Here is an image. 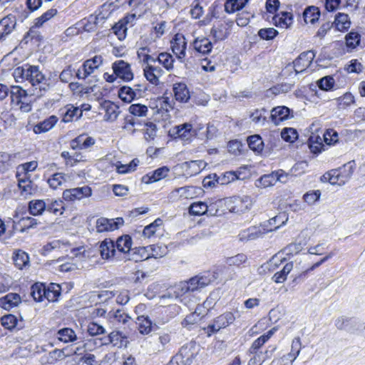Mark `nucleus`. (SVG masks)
Masks as SVG:
<instances>
[{
	"label": "nucleus",
	"mask_w": 365,
	"mask_h": 365,
	"mask_svg": "<svg viewBox=\"0 0 365 365\" xmlns=\"http://www.w3.org/2000/svg\"><path fill=\"white\" fill-rule=\"evenodd\" d=\"M15 78L21 77L28 81L34 88V95L41 96L51 87L50 79L46 78L38 66L26 65L24 67H18L15 69Z\"/></svg>",
	"instance_id": "1"
},
{
	"label": "nucleus",
	"mask_w": 365,
	"mask_h": 365,
	"mask_svg": "<svg viewBox=\"0 0 365 365\" xmlns=\"http://www.w3.org/2000/svg\"><path fill=\"white\" fill-rule=\"evenodd\" d=\"M353 172L352 165L349 163L325 173L322 176V180L329 181L331 185H343L350 179Z\"/></svg>",
	"instance_id": "2"
},
{
	"label": "nucleus",
	"mask_w": 365,
	"mask_h": 365,
	"mask_svg": "<svg viewBox=\"0 0 365 365\" xmlns=\"http://www.w3.org/2000/svg\"><path fill=\"white\" fill-rule=\"evenodd\" d=\"M236 317L231 312H225L214 318L210 323L202 329L207 336L218 333L220 330L232 324Z\"/></svg>",
	"instance_id": "3"
},
{
	"label": "nucleus",
	"mask_w": 365,
	"mask_h": 365,
	"mask_svg": "<svg viewBox=\"0 0 365 365\" xmlns=\"http://www.w3.org/2000/svg\"><path fill=\"white\" fill-rule=\"evenodd\" d=\"M225 208L230 212L242 213L249 210L253 204V200L247 195L234 196L224 199Z\"/></svg>",
	"instance_id": "4"
},
{
	"label": "nucleus",
	"mask_w": 365,
	"mask_h": 365,
	"mask_svg": "<svg viewBox=\"0 0 365 365\" xmlns=\"http://www.w3.org/2000/svg\"><path fill=\"white\" fill-rule=\"evenodd\" d=\"M103 63V58L100 55L85 61L81 67L76 71V77L78 79H86L96 69H98Z\"/></svg>",
	"instance_id": "5"
},
{
	"label": "nucleus",
	"mask_w": 365,
	"mask_h": 365,
	"mask_svg": "<svg viewBox=\"0 0 365 365\" xmlns=\"http://www.w3.org/2000/svg\"><path fill=\"white\" fill-rule=\"evenodd\" d=\"M201 188L195 186H185L173 190L168 195L172 201L182 199H193L201 193Z\"/></svg>",
	"instance_id": "6"
},
{
	"label": "nucleus",
	"mask_w": 365,
	"mask_h": 365,
	"mask_svg": "<svg viewBox=\"0 0 365 365\" xmlns=\"http://www.w3.org/2000/svg\"><path fill=\"white\" fill-rule=\"evenodd\" d=\"M196 354L195 345L192 343H190L182 346L179 352L174 356L173 358L180 365H190Z\"/></svg>",
	"instance_id": "7"
},
{
	"label": "nucleus",
	"mask_w": 365,
	"mask_h": 365,
	"mask_svg": "<svg viewBox=\"0 0 365 365\" xmlns=\"http://www.w3.org/2000/svg\"><path fill=\"white\" fill-rule=\"evenodd\" d=\"M92 190L88 186L67 189L63 192V198L67 202L80 200L84 197H90Z\"/></svg>",
	"instance_id": "8"
},
{
	"label": "nucleus",
	"mask_w": 365,
	"mask_h": 365,
	"mask_svg": "<svg viewBox=\"0 0 365 365\" xmlns=\"http://www.w3.org/2000/svg\"><path fill=\"white\" fill-rule=\"evenodd\" d=\"M112 68L114 74L124 81H130L133 78L130 65L123 60L115 61L112 65Z\"/></svg>",
	"instance_id": "9"
},
{
	"label": "nucleus",
	"mask_w": 365,
	"mask_h": 365,
	"mask_svg": "<svg viewBox=\"0 0 365 365\" xmlns=\"http://www.w3.org/2000/svg\"><path fill=\"white\" fill-rule=\"evenodd\" d=\"M315 57L313 51H307L302 53L294 62V71L297 73H302L309 67Z\"/></svg>",
	"instance_id": "10"
},
{
	"label": "nucleus",
	"mask_w": 365,
	"mask_h": 365,
	"mask_svg": "<svg viewBox=\"0 0 365 365\" xmlns=\"http://www.w3.org/2000/svg\"><path fill=\"white\" fill-rule=\"evenodd\" d=\"M170 43L173 52L175 54L177 58L182 61L186 53L187 41L185 36L181 34H177L175 35Z\"/></svg>",
	"instance_id": "11"
},
{
	"label": "nucleus",
	"mask_w": 365,
	"mask_h": 365,
	"mask_svg": "<svg viewBox=\"0 0 365 365\" xmlns=\"http://www.w3.org/2000/svg\"><path fill=\"white\" fill-rule=\"evenodd\" d=\"M288 220L286 212H282L262 224L265 233L272 232L284 225Z\"/></svg>",
	"instance_id": "12"
},
{
	"label": "nucleus",
	"mask_w": 365,
	"mask_h": 365,
	"mask_svg": "<svg viewBox=\"0 0 365 365\" xmlns=\"http://www.w3.org/2000/svg\"><path fill=\"white\" fill-rule=\"evenodd\" d=\"M188 285L187 282H180L175 284L168 293L160 297V302L163 303V301L167 298H180L191 292Z\"/></svg>",
	"instance_id": "13"
},
{
	"label": "nucleus",
	"mask_w": 365,
	"mask_h": 365,
	"mask_svg": "<svg viewBox=\"0 0 365 365\" xmlns=\"http://www.w3.org/2000/svg\"><path fill=\"white\" fill-rule=\"evenodd\" d=\"M95 143L96 140L93 137L83 133L71 141V147L74 150H86L90 148Z\"/></svg>",
	"instance_id": "14"
},
{
	"label": "nucleus",
	"mask_w": 365,
	"mask_h": 365,
	"mask_svg": "<svg viewBox=\"0 0 365 365\" xmlns=\"http://www.w3.org/2000/svg\"><path fill=\"white\" fill-rule=\"evenodd\" d=\"M264 234L266 233L264 229L262 228V225H260L259 227H250L246 230H244L240 232L238 236L240 241L247 242L256 240L262 237Z\"/></svg>",
	"instance_id": "15"
},
{
	"label": "nucleus",
	"mask_w": 365,
	"mask_h": 365,
	"mask_svg": "<svg viewBox=\"0 0 365 365\" xmlns=\"http://www.w3.org/2000/svg\"><path fill=\"white\" fill-rule=\"evenodd\" d=\"M143 72L145 78L154 85L158 84L159 78L163 74L161 68L153 66L150 63L143 66Z\"/></svg>",
	"instance_id": "16"
},
{
	"label": "nucleus",
	"mask_w": 365,
	"mask_h": 365,
	"mask_svg": "<svg viewBox=\"0 0 365 365\" xmlns=\"http://www.w3.org/2000/svg\"><path fill=\"white\" fill-rule=\"evenodd\" d=\"M99 252L103 259H109L116 255L114 242L109 238L105 239L99 245Z\"/></svg>",
	"instance_id": "17"
},
{
	"label": "nucleus",
	"mask_w": 365,
	"mask_h": 365,
	"mask_svg": "<svg viewBox=\"0 0 365 365\" xmlns=\"http://www.w3.org/2000/svg\"><path fill=\"white\" fill-rule=\"evenodd\" d=\"M169 171L170 169L166 166L159 168L155 170L144 175L142 178V181L146 184H150L152 182L159 181L161 179H163L165 177H167Z\"/></svg>",
	"instance_id": "18"
},
{
	"label": "nucleus",
	"mask_w": 365,
	"mask_h": 365,
	"mask_svg": "<svg viewBox=\"0 0 365 365\" xmlns=\"http://www.w3.org/2000/svg\"><path fill=\"white\" fill-rule=\"evenodd\" d=\"M276 349L277 346H269L264 353L259 351L257 354H252L254 356L249 360L247 365H262L267 359L272 356Z\"/></svg>",
	"instance_id": "19"
},
{
	"label": "nucleus",
	"mask_w": 365,
	"mask_h": 365,
	"mask_svg": "<svg viewBox=\"0 0 365 365\" xmlns=\"http://www.w3.org/2000/svg\"><path fill=\"white\" fill-rule=\"evenodd\" d=\"M290 109L286 106H277L271 110V120L275 125L289 118Z\"/></svg>",
	"instance_id": "20"
},
{
	"label": "nucleus",
	"mask_w": 365,
	"mask_h": 365,
	"mask_svg": "<svg viewBox=\"0 0 365 365\" xmlns=\"http://www.w3.org/2000/svg\"><path fill=\"white\" fill-rule=\"evenodd\" d=\"M127 259L133 260L135 262L143 261L150 258L149 247H139L131 249L128 253V256L125 257Z\"/></svg>",
	"instance_id": "21"
},
{
	"label": "nucleus",
	"mask_w": 365,
	"mask_h": 365,
	"mask_svg": "<svg viewBox=\"0 0 365 365\" xmlns=\"http://www.w3.org/2000/svg\"><path fill=\"white\" fill-rule=\"evenodd\" d=\"M21 302L19 294L16 293H9L0 298V307L4 309L9 310L18 306Z\"/></svg>",
	"instance_id": "22"
},
{
	"label": "nucleus",
	"mask_w": 365,
	"mask_h": 365,
	"mask_svg": "<svg viewBox=\"0 0 365 365\" xmlns=\"http://www.w3.org/2000/svg\"><path fill=\"white\" fill-rule=\"evenodd\" d=\"M58 118L56 115H51L48 118L39 122L34 126L35 133H42L50 130L57 123Z\"/></svg>",
	"instance_id": "23"
},
{
	"label": "nucleus",
	"mask_w": 365,
	"mask_h": 365,
	"mask_svg": "<svg viewBox=\"0 0 365 365\" xmlns=\"http://www.w3.org/2000/svg\"><path fill=\"white\" fill-rule=\"evenodd\" d=\"M137 56L143 66L156 62V58L153 56V48L150 46L139 48L137 51Z\"/></svg>",
	"instance_id": "24"
},
{
	"label": "nucleus",
	"mask_w": 365,
	"mask_h": 365,
	"mask_svg": "<svg viewBox=\"0 0 365 365\" xmlns=\"http://www.w3.org/2000/svg\"><path fill=\"white\" fill-rule=\"evenodd\" d=\"M55 337L56 339L63 343L74 342L78 339L76 332L68 327L58 330L55 334Z\"/></svg>",
	"instance_id": "25"
},
{
	"label": "nucleus",
	"mask_w": 365,
	"mask_h": 365,
	"mask_svg": "<svg viewBox=\"0 0 365 365\" xmlns=\"http://www.w3.org/2000/svg\"><path fill=\"white\" fill-rule=\"evenodd\" d=\"M101 106L105 110L104 118L106 120L114 121L118 118L120 111L119 107L116 104L109 101H105Z\"/></svg>",
	"instance_id": "26"
},
{
	"label": "nucleus",
	"mask_w": 365,
	"mask_h": 365,
	"mask_svg": "<svg viewBox=\"0 0 365 365\" xmlns=\"http://www.w3.org/2000/svg\"><path fill=\"white\" fill-rule=\"evenodd\" d=\"M272 21L277 27L287 28L292 24V14L287 11H282L272 17Z\"/></svg>",
	"instance_id": "27"
},
{
	"label": "nucleus",
	"mask_w": 365,
	"mask_h": 365,
	"mask_svg": "<svg viewBox=\"0 0 365 365\" xmlns=\"http://www.w3.org/2000/svg\"><path fill=\"white\" fill-rule=\"evenodd\" d=\"M276 331L277 329L274 327L255 340L249 349V352L250 354L259 352L258 350L271 338Z\"/></svg>",
	"instance_id": "28"
},
{
	"label": "nucleus",
	"mask_w": 365,
	"mask_h": 365,
	"mask_svg": "<svg viewBox=\"0 0 365 365\" xmlns=\"http://www.w3.org/2000/svg\"><path fill=\"white\" fill-rule=\"evenodd\" d=\"M132 239L128 235H123L118 238L115 243L116 252H121L128 256V253L131 250Z\"/></svg>",
	"instance_id": "29"
},
{
	"label": "nucleus",
	"mask_w": 365,
	"mask_h": 365,
	"mask_svg": "<svg viewBox=\"0 0 365 365\" xmlns=\"http://www.w3.org/2000/svg\"><path fill=\"white\" fill-rule=\"evenodd\" d=\"M173 90L175 98L178 101L187 102L190 99V92L185 83H175Z\"/></svg>",
	"instance_id": "30"
},
{
	"label": "nucleus",
	"mask_w": 365,
	"mask_h": 365,
	"mask_svg": "<svg viewBox=\"0 0 365 365\" xmlns=\"http://www.w3.org/2000/svg\"><path fill=\"white\" fill-rule=\"evenodd\" d=\"M191 292L204 288L207 286L211 279L207 276H195L187 282Z\"/></svg>",
	"instance_id": "31"
},
{
	"label": "nucleus",
	"mask_w": 365,
	"mask_h": 365,
	"mask_svg": "<svg viewBox=\"0 0 365 365\" xmlns=\"http://www.w3.org/2000/svg\"><path fill=\"white\" fill-rule=\"evenodd\" d=\"M178 137L183 140H189L192 135H198L197 130H192L190 123H184L176 127Z\"/></svg>",
	"instance_id": "32"
},
{
	"label": "nucleus",
	"mask_w": 365,
	"mask_h": 365,
	"mask_svg": "<svg viewBox=\"0 0 365 365\" xmlns=\"http://www.w3.org/2000/svg\"><path fill=\"white\" fill-rule=\"evenodd\" d=\"M15 26L16 20L14 16H7L0 21V33L4 38L11 33Z\"/></svg>",
	"instance_id": "33"
},
{
	"label": "nucleus",
	"mask_w": 365,
	"mask_h": 365,
	"mask_svg": "<svg viewBox=\"0 0 365 365\" xmlns=\"http://www.w3.org/2000/svg\"><path fill=\"white\" fill-rule=\"evenodd\" d=\"M66 112L63 115L62 120L64 123H69L73 120H78L82 116V110L73 105H68L66 107Z\"/></svg>",
	"instance_id": "34"
},
{
	"label": "nucleus",
	"mask_w": 365,
	"mask_h": 365,
	"mask_svg": "<svg viewBox=\"0 0 365 365\" xmlns=\"http://www.w3.org/2000/svg\"><path fill=\"white\" fill-rule=\"evenodd\" d=\"M120 98L126 103H130L132 101L137 98L139 96V91L134 90L129 86H123L120 88L118 92Z\"/></svg>",
	"instance_id": "35"
},
{
	"label": "nucleus",
	"mask_w": 365,
	"mask_h": 365,
	"mask_svg": "<svg viewBox=\"0 0 365 365\" xmlns=\"http://www.w3.org/2000/svg\"><path fill=\"white\" fill-rule=\"evenodd\" d=\"M183 165L187 174L190 176L200 173L205 167V163L203 160H191L185 162Z\"/></svg>",
	"instance_id": "36"
},
{
	"label": "nucleus",
	"mask_w": 365,
	"mask_h": 365,
	"mask_svg": "<svg viewBox=\"0 0 365 365\" xmlns=\"http://www.w3.org/2000/svg\"><path fill=\"white\" fill-rule=\"evenodd\" d=\"M320 16V11L318 7L310 6L305 9L303 12V18L306 24H314L317 22Z\"/></svg>",
	"instance_id": "37"
},
{
	"label": "nucleus",
	"mask_w": 365,
	"mask_h": 365,
	"mask_svg": "<svg viewBox=\"0 0 365 365\" xmlns=\"http://www.w3.org/2000/svg\"><path fill=\"white\" fill-rule=\"evenodd\" d=\"M10 94L11 105L14 107L19 105L21 100H25V97L28 95L25 90L18 86H11Z\"/></svg>",
	"instance_id": "38"
},
{
	"label": "nucleus",
	"mask_w": 365,
	"mask_h": 365,
	"mask_svg": "<svg viewBox=\"0 0 365 365\" xmlns=\"http://www.w3.org/2000/svg\"><path fill=\"white\" fill-rule=\"evenodd\" d=\"M96 230L98 232H109L116 230V226L113 223V219L100 217L96 221Z\"/></svg>",
	"instance_id": "39"
},
{
	"label": "nucleus",
	"mask_w": 365,
	"mask_h": 365,
	"mask_svg": "<svg viewBox=\"0 0 365 365\" xmlns=\"http://www.w3.org/2000/svg\"><path fill=\"white\" fill-rule=\"evenodd\" d=\"M193 46L197 52L207 54L211 51L212 44L208 38H203L195 39L193 42Z\"/></svg>",
	"instance_id": "40"
},
{
	"label": "nucleus",
	"mask_w": 365,
	"mask_h": 365,
	"mask_svg": "<svg viewBox=\"0 0 365 365\" xmlns=\"http://www.w3.org/2000/svg\"><path fill=\"white\" fill-rule=\"evenodd\" d=\"M110 342L119 348L127 347L129 343L127 337L120 331H112L109 336Z\"/></svg>",
	"instance_id": "41"
},
{
	"label": "nucleus",
	"mask_w": 365,
	"mask_h": 365,
	"mask_svg": "<svg viewBox=\"0 0 365 365\" xmlns=\"http://www.w3.org/2000/svg\"><path fill=\"white\" fill-rule=\"evenodd\" d=\"M337 30L342 31L350 27L351 21L349 16L344 13H338L335 16L334 22Z\"/></svg>",
	"instance_id": "42"
},
{
	"label": "nucleus",
	"mask_w": 365,
	"mask_h": 365,
	"mask_svg": "<svg viewBox=\"0 0 365 365\" xmlns=\"http://www.w3.org/2000/svg\"><path fill=\"white\" fill-rule=\"evenodd\" d=\"M136 324L141 334H148L152 330V322L148 317H138L137 318Z\"/></svg>",
	"instance_id": "43"
},
{
	"label": "nucleus",
	"mask_w": 365,
	"mask_h": 365,
	"mask_svg": "<svg viewBox=\"0 0 365 365\" xmlns=\"http://www.w3.org/2000/svg\"><path fill=\"white\" fill-rule=\"evenodd\" d=\"M65 354L63 349H56L52 351H50L47 355L43 356L41 358V362L43 364H53L58 359L64 358Z\"/></svg>",
	"instance_id": "44"
},
{
	"label": "nucleus",
	"mask_w": 365,
	"mask_h": 365,
	"mask_svg": "<svg viewBox=\"0 0 365 365\" xmlns=\"http://www.w3.org/2000/svg\"><path fill=\"white\" fill-rule=\"evenodd\" d=\"M46 287L42 283H35L31 287V295L36 302H42L45 298Z\"/></svg>",
	"instance_id": "45"
},
{
	"label": "nucleus",
	"mask_w": 365,
	"mask_h": 365,
	"mask_svg": "<svg viewBox=\"0 0 365 365\" xmlns=\"http://www.w3.org/2000/svg\"><path fill=\"white\" fill-rule=\"evenodd\" d=\"M46 208V202L42 200H31L29 203V212L32 215H40Z\"/></svg>",
	"instance_id": "46"
},
{
	"label": "nucleus",
	"mask_w": 365,
	"mask_h": 365,
	"mask_svg": "<svg viewBox=\"0 0 365 365\" xmlns=\"http://www.w3.org/2000/svg\"><path fill=\"white\" fill-rule=\"evenodd\" d=\"M61 294V287L58 284L51 283L47 287L45 294V298L48 302L57 301Z\"/></svg>",
	"instance_id": "47"
},
{
	"label": "nucleus",
	"mask_w": 365,
	"mask_h": 365,
	"mask_svg": "<svg viewBox=\"0 0 365 365\" xmlns=\"http://www.w3.org/2000/svg\"><path fill=\"white\" fill-rule=\"evenodd\" d=\"M68 176L64 173H56L48 180L51 188L56 190L67 181Z\"/></svg>",
	"instance_id": "48"
},
{
	"label": "nucleus",
	"mask_w": 365,
	"mask_h": 365,
	"mask_svg": "<svg viewBox=\"0 0 365 365\" xmlns=\"http://www.w3.org/2000/svg\"><path fill=\"white\" fill-rule=\"evenodd\" d=\"M249 0H227L225 4V10L227 13H234L245 7Z\"/></svg>",
	"instance_id": "49"
},
{
	"label": "nucleus",
	"mask_w": 365,
	"mask_h": 365,
	"mask_svg": "<svg viewBox=\"0 0 365 365\" xmlns=\"http://www.w3.org/2000/svg\"><path fill=\"white\" fill-rule=\"evenodd\" d=\"M337 103L339 110H344L354 103L355 100L354 96L351 93H346L342 96L335 99Z\"/></svg>",
	"instance_id": "50"
},
{
	"label": "nucleus",
	"mask_w": 365,
	"mask_h": 365,
	"mask_svg": "<svg viewBox=\"0 0 365 365\" xmlns=\"http://www.w3.org/2000/svg\"><path fill=\"white\" fill-rule=\"evenodd\" d=\"M247 143L250 148L259 153L262 151L264 148V143L262 138L259 135H251L247 138Z\"/></svg>",
	"instance_id": "51"
},
{
	"label": "nucleus",
	"mask_w": 365,
	"mask_h": 365,
	"mask_svg": "<svg viewBox=\"0 0 365 365\" xmlns=\"http://www.w3.org/2000/svg\"><path fill=\"white\" fill-rule=\"evenodd\" d=\"M128 111L131 114V116L134 118L145 117L148 113V108L143 104L133 103L129 106Z\"/></svg>",
	"instance_id": "52"
},
{
	"label": "nucleus",
	"mask_w": 365,
	"mask_h": 365,
	"mask_svg": "<svg viewBox=\"0 0 365 365\" xmlns=\"http://www.w3.org/2000/svg\"><path fill=\"white\" fill-rule=\"evenodd\" d=\"M156 58V61L162 64L163 66L168 71L173 68V63L175 61L173 56L166 52L160 53Z\"/></svg>",
	"instance_id": "53"
},
{
	"label": "nucleus",
	"mask_w": 365,
	"mask_h": 365,
	"mask_svg": "<svg viewBox=\"0 0 365 365\" xmlns=\"http://www.w3.org/2000/svg\"><path fill=\"white\" fill-rule=\"evenodd\" d=\"M240 171H229L218 175L219 185H227L237 179H240Z\"/></svg>",
	"instance_id": "54"
},
{
	"label": "nucleus",
	"mask_w": 365,
	"mask_h": 365,
	"mask_svg": "<svg viewBox=\"0 0 365 365\" xmlns=\"http://www.w3.org/2000/svg\"><path fill=\"white\" fill-rule=\"evenodd\" d=\"M293 269V262H287L282 269L279 272H276L274 276L272 277V279L276 283H282L284 282L286 279L287 274L292 271Z\"/></svg>",
	"instance_id": "55"
},
{
	"label": "nucleus",
	"mask_w": 365,
	"mask_h": 365,
	"mask_svg": "<svg viewBox=\"0 0 365 365\" xmlns=\"http://www.w3.org/2000/svg\"><path fill=\"white\" fill-rule=\"evenodd\" d=\"M207 205L203 202L192 203L189 207V212L192 215H202L207 213Z\"/></svg>",
	"instance_id": "56"
},
{
	"label": "nucleus",
	"mask_w": 365,
	"mask_h": 365,
	"mask_svg": "<svg viewBox=\"0 0 365 365\" xmlns=\"http://www.w3.org/2000/svg\"><path fill=\"white\" fill-rule=\"evenodd\" d=\"M14 261L15 265L19 269H22L26 267L29 262V255L22 250H18L15 252L14 256Z\"/></svg>",
	"instance_id": "57"
},
{
	"label": "nucleus",
	"mask_w": 365,
	"mask_h": 365,
	"mask_svg": "<svg viewBox=\"0 0 365 365\" xmlns=\"http://www.w3.org/2000/svg\"><path fill=\"white\" fill-rule=\"evenodd\" d=\"M141 121L131 115H128L124 119L123 129L130 133H134L136 130L135 127L141 125Z\"/></svg>",
	"instance_id": "58"
},
{
	"label": "nucleus",
	"mask_w": 365,
	"mask_h": 365,
	"mask_svg": "<svg viewBox=\"0 0 365 365\" xmlns=\"http://www.w3.org/2000/svg\"><path fill=\"white\" fill-rule=\"evenodd\" d=\"M276 179L277 178L275 177L274 172L270 174L264 175L257 180V186L263 188L272 186L277 182Z\"/></svg>",
	"instance_id": "59"
},
{
	"label": "nucleus",
	"mask_w": 365,
	"mask_h": 365,
	"mask_svg": "<svg viewBox=\"0 0 365 365\" xmlns=\"http://www.w3.org/2000/svg\"><path fill=\"white\" fill-rule=\"evenodd\" d=\"M225 207L224 199H220L207 205V213L210 215H221L225 210H220V208Z\"/></svg>",
	"instance_id": "60"
},
{
	"label": "nucleus",
	"mask_w": 365,
	"mask_h": 365,
	"mask_svg": "<svg viewBox=\"0 0 365 365\" xmlns=\"http://www.w3.org/2000/svg\"><path fill=\"white\" fill-rule=\"evenodd\" d=\"M109 317L113 319V322L121 323L123 324H126L130 317L122 309H118L113 312H109Z\"/></svg>",
	"instance_id": "61"
},
{
	"label": "nucleus",
	"mask_w": 365,
	"mask_h": 365,
	"mask_svg": "<svg viewBox=\"0 0 365 365\" xmlns=\"http://www.w3.org/2000/svg\"><path fill=\"white\" fill-rule=\"evenodd\" d=\"M318 87L323 91H331L335 84V81L331 76H326L317 82Z\"/></svg>",
	"instance_id": "62"
},
{
	"label": "nucleus",
	"mask_w": 365,
	"mask_h": 365,
	"mask_svg": "<svg viewBox=\"0 0 365 365\" xmlns=\"http://www.w3.org/2000/svg\"><path fill=\"white\" fill-rule=\"evenodd\" d=\"M322 138L319 135H312L309 138L310 150L314 153H321L323 144Z\"/></svg>",
	"instance_id": "63"
},
{
	"label": "nucleus",
	"mask_w": 365,
	"mask_h": 365,
	"mask_svg": "<svg viewBox=\"0 0 365 365\" xmlns=\"http://www.w3.org/2000/svg\"><path fill=\"white\" fill-rule=\"evenodd\" d=\"M266 110L264 108L256 109L250 115V118L253 123L259 125H263L266 121L264 115Z\"/></svg>",
	"instance_id": "64"
}]
</instances>
